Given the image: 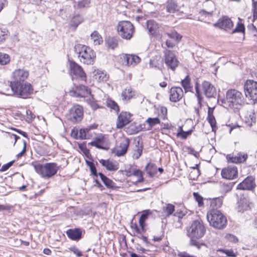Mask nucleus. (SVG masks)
Segmentation results:
<instances>
[{"instance_id": "nucleus-40", "label": "nucleus", "mask_w": 257, "mask_h": 257, "mask_svg": "<svg viewBox=\"0 0 257 257\" xmlns=\"http://www.w3.org/2000/svg\"><path fill=\"white\" fill-rule=\"evenodd\" d=\"M91 146H95L98 149H103L102 144H103V138H97L94 141L89 143Z\"/></svg>"}, {"instance_id": "nucleus-3", "label": "nucleus", "mask_w": 257, "mask_h": 257, "mask_svg": "<svg viewBox=\"0 0 257 257\" xmlns=\"http://www.w3.org/2000/svg\"><path fill=\"white\" fill-rule=\"evenodd\" d=\"M207 218L210 224L214 228L221 229L226 226V217L218 209H210L207 212Z\"/></svg>"}, {"instance_id": "nucleus-16", "label": "nucleus", "mask_w": 257, "mask_h": 257, "mask_svg": "<svg viewBox=\"0 0 257 257\" xmlns=\"http://www.w3.org/2000/svg\"><path fill=\"white\" fill-rule=\"evenodd\" d=\"M255 187L254 178L252 176H248L242 182L238 184L237 189L239 190H251Z\"/></svg>"}, {"instance_id": "nucleus-33", "label": "nucleus", "mask_w": 257, "mask_h": 257, "mask_svg": "<svg viewBox=\"0 0 257 257\" xmlns=\"http://www.w3.org/2000/svg\"><path fill=\"white\" fill-rule=\"evenodd\" d=\"M163 212L167 216H169L173 214L175 211V206L174 205L168 203L162 208Z\"/></svg>"}, {"instance_id": "nucleus-35", "label": "nucleus", "mask_w": 257, "mask_h": 257, "mask_svg": "<svg viewBox=\"0 0 257 257\" xmlns=\"http://www.w3.org/2000/svg\"><path fill=\"white\" fill-rule=\"evenodd\" d=\"M222 204V200L220 198H213L211 200L210 207L212 208L211 209H217L221 206Z\"/></svg>"}, {"instance_id": "nucleus-5", "label": "nucleus", "mask_w": 257, "mask_h": 257, "mask_svg": "<svg viewBox=\"0 0 257 257\" xmlns=\"http://www.w3.org/2000/svg\"><path fill=\"white\" fill-rule=\"evenodd\" d=\"M34 168L42 178L49 179L56 174L59 166L55 163H47L43 165H35Z\"/></svg>"}, {"instance_id": "nucleus-31", "label": "nucleus", "mask_w": 257, "mask_h": 257, "mask_svg": "<svg viewBox=\"0 0 257 257\" xmlns=\"http://www.w3.org/2000/svg\"><path fill=\"white\" fill-rule=\"evenodd\" d=\"M91 39L94 45H100L103 42L101 36L95 31L91 34Z\"/></svg>"}, {"instance_id": "nucleus-8", "label": "nucleus", "mask_w": 257, "mask_h": 257, "mask_svg": "<svg viewBox=\"0 0 257 257\" xmlns=\"http://www.w3.org/2000/svg\"><path fill=\"white\" fill-rule=\"evenodd\" d=\"M244 93L254 103H257V82L253 80H247L244 86Z\"/></svg>"}, {"instance_id": "nucleus-32", "label": "nucleus", "mask_w": 257, "mask_h": 257, "mask_svg": "<svg viewBox=\"0 0 257 257\" xmlns=\"http://www.w3.org/2000/svg\"><path fill=\"white\" fill-rule=\"evenodd\" d=\"M143 147L142 144H140V141H138L133 155L134 159H138L140 157L142 154Z\"/></svg>"}, {"instance_id": "nucleus-43", "label": "nucleus", "mask_w": 257, "mask_h": 257, "mask_svg": "<svg viewBox=\"0 0 257 257\" xmlns=\"http://www.w3.org/2000/svg\"><path fill=\"white\" fill-rule=\"evenodd\" d=\"M167 35L170 38L174 39L177 42H179L182 38V36L175 31L167 33Z\"/></svg>"}, {"instance_id": "nucleus-48", "label": "nucleus", "mask_w": 257, "mask_h": 257, "mask_svg": "<svg viewBox=\"0 0 257 257\" xmlns=\"http://www.w3.org/2000/svg\"><path fill=\"white\" fill-rule=\"evenodd\" d=\"M87 165L89 167L91 173L94 176L97 177L98 175V174L97 173L96 168L93 162L87 161L86 162Z\"/></svg>"}, {"instance_id": "nucleus-61", "label": "nucleus", "mask_w": 257, "mask_h": 257, "mask_svg": "<svg viewBox=\"0 0 257 257\" xmlns=\"http://www.w3.org/2000/svg\"><path fill=\"white\" fill-rule=\"evenodd\" d=\"M174 216L178 217L179 219L182 218L185 215V214L183 213L182 211L177 210L174 214Z\"/></svg>"}, {"instance_id": "nucleus-58", "label": "nucleus", "mask_w": 257, "mask_h": 257, "mask_svg": "<svg viewBox=\"0 0 257 257\" xmlns=\"http://www.w3.org/2000/svg\"><path fill=\"white\" fill-rule=\"evenodd\" d=\"M218 251L224 252L229 256H235V253L233 252V250L231 249H230V250L219 249Z\"/></svg>"}, {"instance_id": "nucleus-2", "label": "nucleus", "mask_w": 257, "mask_h": 257, "mask_svg": "<svg viewBox=\"0 0 257 257\" xmlns=\"http://www.w3.org/2000/svg\"><path fill=\"white\" fill-rule=\"evenodd\" d=\"M224 107L238 109L244 104L242 94L236 89H229L226 93V98L222 100Z\"/></svg>"}, {"instance_id": "nucleus-4", "label": "nucleus", "mask_w": 257, "mask_h": 257, "mask_svg": "<svg viewBox=\"0 0 257 257\" xmlns=\"http://www.w3.org/2000/svg\"><path fill=\"white\" fill-rule=\"evenodd\" d=\"M74 50L81 62L87 65L93 64L95 58V53L90 47L81 44H77L74 47Z\"/></svg>"}, {"instance_id": "nucleus-30", "label": "nucleus", "mask_w": 257, "mask_h": 257, "mask_svg": "<svg viewBox=\"0 0 257 257\" xmlns=\"http://www.w3.org/2000/svg\"><path fill=\"white\" fill-rule=\"evenodd\" d=\"M98 175L99 176L102 181L107 187L112 188L114 187V183L111 180L107 178L102 173H99Z\"/></svg>"}, {"instance_id": "nucleus-39", "label": "nucleus", "mask_w": 257, "mask_h": 257, "mask_svg": "<svg viewBox=\"0 0 257 257\" xmlns=\"http://www.w3.org/2000/svg\"><path fill=\"white\" fill-rule=\"evenodd\" d=\"M10 62V56L7 54L0 52V64L2 65H7Z\"/></svg>"}, {"instance_id": "nucleus-52", "label": "nucleus", "mask_w": 257, "mask_h": 257, "mask_svg": "<svg viewBox=\"0 0 257 257\" xmlns=\"http://www.w3.org/2000/svg\"><path fill=\"white\" fill-rule=\"evenodd\" d=\"M245 28L244 25L241 23H238L236 28L232 31V33L235 32H244Z\"/></svg>"}, {"instance_id": "nucleus-49", "label": "nucleus", "mask_w": 257, "mask_h": 257, "mask_svg": "<svg viewBox=\"0 0 257 257\" xmlns=\"http://www.w3.org/2000/svg\"><path fill=\"white\" fill-rule=\"evenodd\" d=\"M193 196L196 201L198 202L199 206L203 205V197L201 196L197 192H194Z\"/></svg>"}, {"instance_id": "nucleus-44", "label": "nucleus", "mask_w": 257, "mask_h": 257, "mask_svg": "<svg viewBox=\"0 0 257 257\" xmlns=\"http://www.w3.org/2000/svg\"><path fill=\"white\" fill-rule=\"evenodd\" d=\"M147 216L148 214L147 213H144L141 215L139 218V224L143 231H145V220L147 218Z\"/></svg>"}, {"instance_id": "nucleus-13", "label": "nucleus", "mask_w": 257, "mask_h": 257, "mask_svg": "<svg viewBox=\"0 0 257 257\" xmlns=\"http://www.w3.org/2000/svg\"><path fill=\"white\" fill-rule=\"evenodd\" d=\"M72 95L76 97H85L91 94L90 89L83 85L76 86L75 88L70 91Z\"/></svg>"}, {"instance_id": "nucleus-51", "label": "nucleus", "mask_w": 257, "mask_h": 257, "mask_svg": "<svg viewBox=\"0 0 257 257\" xmlns=\"http://www.w3.org/2000/svg\"><path fill=\"white\" fill-rule=\"evenodd\" d=\"M225 238L227 240L234 243L238 242V240L236 236L231 234H226Z\"/></svg>"}, {"instance_id": "nucleus-36", "label": "nucleus", "mask_w": 257, "mask_h": 257, "mask_svg": "<svg viewBox=\"0 0 257 257\" xmlns=\"http://www.w3.org/2000/svg\"><path fill=\"white\" fill-rule=\"evenodd\" d=\"M146 170L147 174L151 177L153 176L157 173V167L152 164L148 163L146 167Z\"/></svg>"}, {"instance_id": "nucleus-53", "label": "nucleus", "mask_w": 257, "mask_h": 257, "mask_svg": "<svg viewBox=\"0 0 257 257\" xmlns=\"http://www.w3.org/2000/svg\"><path fill=\"white\" fill-rule=\"evenodd\" d=\"M249 207V205L247 203H245L244 204L243 201H240L239 203L238 210L239 211H244L246 210Z\"/></svg>"}, {"instance_id": "nucleus-11", "label": "nucleus", "mask_w": 257, "mask_h": 257, "mask_svg": "<svg viewBox=\"0 0 257 257\" xmlns=\"http://www.w3.org/2000/svg\"><path fill=\"white\" fill-rule=\"evenodd\" d=\"M165 62L168 68L174 71L178 67L179 61L175 54L172 51L165 50L164 51Z\"/></svg>"}, {"instance_id": "nucleus-56", "label": "nucleus", "mask_w": 257, "mask_h": 257, "mask_svg": "<svg viewBox=\"0 0 257 257\" xmlns=\"http://www.w3.org/2000/svg\"><path fill=\"white\" fill-rule=\"evenodd\" d=\"M69 249L72 251L77 256H81L82 255L81 252L75 246L69 248Z\"/></svg>"}, {"instance_id": "nucleus-6", "label": "nucleus", "mask_w": 257, "mask_h": 257, "mask_svg": "<svg viewBox=\"0 0 257 257\" xmlns=\"http://www.w3.org/2000/svg\"><path fill=\"white\" fill-rule=\"evenodd\" d=\"M118 35L123 39L130 40L135 33V27L130 21H120L117 26Z\"/></svg>"}, {"instance_id": "nucleus-14", "label": "nucleus", "mask_w": 257, "mask_h": 257, "mask_svg": "<svg viewBox=\"0 0 257 257\" xmlns=\"http://www.w3.org/2000/svg\"><path fill=\"white\" fill-rule=\"evenodd\" d=\"M121 59L122 64L127 66L136 65L141 61L139 56L132 54H123L121 56Z\"/></svg>"}, {"instance_id": "nucleus-34", "label": "nucleus", "mask_w": 257, "mask_h": 257, "mask_svg": "<svg viewBox=\"0 0 257 257\" xmlns=\"http://www.w3.org/2000/svg\"><path fill=\"white\" fill-rule=\"evenodd\" d=\"M182 85L185 90V92L191 91L192 87L191 86L190 78L188 75L181 81Z\"/></svg>"}, {"instance_id": "nucleus-64", "label": "nucleus", "mask_w": 257, "mask_h": 257, "mask_svg": "<svg viewBox=\"0 0 257 257\" xmlns=\"http://www.w3.org/2000/svg\"><path fill=\"white\" fill-rule=\"evenodd\" d=\"M10 206L8 205H1L0 204V211L3 210H8L10 209Z\"/></svg>"}, {"instance_id": "nucleus-63", "label": "nucleus", "mask_w": 257, "mask_h": 257, "mask_svg": "<svg viewBox=\"0 0 257 257\" xmlns=\"http://www.w3.org/2000/svg\"><path fill=\"white\" fill-rule=\"evenodd\" d=\"M257 2H253V13L254 18H257V10H256Z\"/></svg>"}, {"instance_id": "nucleus-37", "label": "nucleus", "mask_w": 257, "mask_h": 257, "mask_svg": "<svg viewBox=\"0 0 257 257\" xmlns=\"http://www.w3.org/2000/svg\"><path fill=\"white\" fill-rule=\"evenodd\" d=\"M146 122L148 123L149 127L147 128V130H150L152 127L156 124L160 123V120L158 117H149L146 120Z\"/></svg>"}, {"instance_id": "nucleus-9", "label": "nucleus", "mask_w": 257, "mask_h": 257, "mask_svg": "<svg viewBox=\"0 0 257 257\" xmlns=\"http://www.w3.org/2000/svg\"><path fill=\"white\" fill-rule=\"evenodd\" d=\"M29 76L28 71L23 69H18L15 70L12 74V79L10 82V86L19 85L20 83L26 82V81Z\"/></svg>"}, {"instance_id": "nucleus-46", "label": "nucleus", "mask_w": 257, "mask_h": 257, "mask_svg": "<svg viewBox=\"0 0 257 257\" xmlns=\"http://www.w3.org/2000/svg\"><path fill=\"white\" fill-rule=\"evenodd\" d=\"M90 3V0H83L78 2L77 5V8L79 9L87 8L89 7ZM75 8H76L75 5L74 6Z\"/></svg>"}, {"instance_id": "nucleus-62", "label": "nucleus", "mask_w": 257, "mask_h": 257, "mask_svg": "<svg viewBox=\"0 0 257 257\" xmlns=\"http://www.w3.org/2000/svg\"><path fill=\"white\" fill-rule=\"evenodd\" d=\"M89 104L91 108L94 110L96 109L98 107V104H97L96 101H94L93 100H90Z\"/></svg>"}, {"instance_id": "nucleus-18", "label": "nucleus", "mask_w": 257, "mask_h": 257, "mask_svg": "<svg viewBox=\"0 0 257 257\" xmlns=\"http://www.w3.org/2000/svg\"><path fill=\"white\" fill-rule=\"evenodd\" d=\"M183 94L180 87H172L170 90V100L172 102H178L182 98Z\"/></svg>"}, {"instance_id": "nucleus-7", "label": "nucleus", "mask_w": 257, "mask_h": 257, "mask_svg": "<svg viewBox=\"0 0 257 257\" xmlns=\"http://www.w3.org/2000/svg\"><path fill=\"white\" fill-rule=\"evenodd\" d=\"M11 87L15 95L23 98H28L33 91L32 86L28 82L20 83L19 85L11 86Z\"/></svg>"}, {"instance_id": "nucleus-20", "label": "nucleus", "mask_w": 257, "mask_h": 257, "mask_svg": "<svg viewBox=\"0 0 257 257\" xmlns=\"http://www.w3.org/2000/svg\"><path fill=\"white\" fill-rule=\"evenodd\" d=\"M131 114L126 112H121L118 116L116 126L121 128L131 121Z\"/></svg>"}, {"instance_id": "nucleus-15", "label": "nucleus", "mask_w": 257, "mask_h": 257, "mask_svg": "<svg viewBox=\"0 0 257 257\" xmlns=\"http://www.w3.org/2000/svg\"><path fill=\"white\" fill-rule=\"evenodd\" d=\"M130 145V140L124 138L121 139L119 145L114 151L115 155L120 157L124 155L127 151Z\"/></svg>"}, {"instance_id": "nucleus-38", "label": "nucleus", "mask_w": 257, "mask_h": 257, "mask_svg": "<svg viewBox=\"0 0 257 257\" xmlns=\"http://www.w3.org/2000/svg\"><path fill=\"white\" fill-rule=\"evenodd\" d=\"M82 21V18L79 15L77 14L72 18L71 25L76 28Z\"/></svg>"}, {"instance_id": "nucleus-1", "label": "nucleus", "mask_w": 257, "mask_h": 257, "mask_svg": "<svg viewBox=\"0 0 257 257\" xmlns=\"http://www.w3.org/2000/svg\"><path fill=\"white\" fill-rule=\"evenodd\" d=\"M205 227L201 221L196 220L192 222L189 229L188 230V235L191 238L190 245L195 246L200 249L204 243H200L193 238L199 239L202 237L205 233Z\"/></svg>"}, {"instance_id": "nucleus-24", "label": "nucleus", "mask_w": 257, "mask_h": 257, "mask_svg": "<svg viewBox=\"0 0 257 257\" xmlns=\"http://www.w3.org/2000/svg\"><path fill=\"white\" fill-rule=\"evenodd\" d=\"M99 162L109 171H116L118 170L119 168L118 163L116 162L101 159L99 160Z\"/></svg>"}, {"instance_id": "nucleus-47", "label": "nucleus", "mask_w": 257, "mask_h": 257, "mask_svg": "<svg viewBox=\"0 0 257 257\" xmlns=\"http://www.w3.org/2000/svg\"><path fill=\"white\" fill-rule=\"evenodd\" d=\"M207 120L212 127V131H215L217 127L216 122L214 116L213 115L208 116Z\"/></svg>"}, {"instance_id": "nucleus-45", "label": "nucleus", "mask_w": 257, "mask_h": 257, "mask_svg": "<svg viewBox=\"0 0 257 257\" xmlns=\"http://www.w3.org/2000/svg\"><path fill=\"white\" fill-rule=\"evenodd\" d=\"M132 175L136 176L138 178L137 180L138 182H141L144 180L142 172L139 169H135L134 170H132Z\"/></svg>"}, {"instance_id": "nucleus-29", "label": "nucleus", "mask_w": 257, "mask_h": 257, "mask_svg": "<svg viewBox=\"0 0 257 257\" xmlns=\"http://www.w3.org/2000/svg\"><path fill=\"white\" fill-rule=\"evenodd\" d=\"M166 10L169 13H174L179 11V7L175 2L170 1L167 4Z\"/></svg>"}, {"instance_id": "nucleus-55", "label": "nucleus", "mask_w": 257, "mask_h": 257, "mask_svg": "<svg viewBox=\"0 0 257 257\" xmlns=\"http://www.w3.org/2000/svg\"><path fill=\"white\" fill-rule=\"evenodd\" d=\"M14 163V161H11L7 164H6L2 167L1 169H0L1 172H4L8 170L13 164Z\"/></svg>"}, {"instance_id": "nucleus-50", "label": "nucleus", "mask_w": 257, "mask_h": 257, "mask_svg": "<svg viewBox=\"0 0 257 257\" xmlns=\"http://www.w3.org/2000/svg\"><path fill=\"white\" fill-rule=\"evenodd\" d=\"M195 88V90H196V96L197 97L198 103L199 104L200 106H201L202 97L201 96V94L199 90L198 83H196Z\"/></svg>"}, {"instance_id": "nucleus-17", "label": "nucleus", "mask_w": 257, "mask_h": 257, "mask_svg": "<svg viewBox=\"0 0 257 257\" xmlns=\"http://www.w3.org/2000/svg\"><path fill=\"white\" fill-rule=\"evenodd\" d=\"M221 176L223 178L232 180L237 176V169L235 166H228L221 171Z\"/></svg>"}, {"instance_id": "nucleus-28", "label": "nucleus", "mask_w": 257, "mask_h": 257, "mask_svg": "<svg viewBox=\"0 0 257 257\" xmlns=\"http://www.w3.org/2000/svg\"><path fill=\"white\" fill-rule=\"evenodd\" d=\"M108 78V75L103 71H97L94 74L95 79L99 82H106Z\"/></svg>"}, {"instance_id": "nucleus-25", "label": "nucleus", "mask_w": 257, "mask_h": 257, "mask_svg": "<svg viewBox=\"0 0 257 257\" xmlns=\"http://www.w3.org/2000/svg\"><path fill=\"white\" fill-rule=\"evenodd\" d=\"M147 28L152 35H156L159 32V25L154 20H151L147 21Z\"/></svg>"}, {"instance_id": "nucleus-22", "label": "nucleus", "mask_w": 257, "mask_h": 257, "mask_svg": "<svg viewBox=\"0 0 257 257\" xmlns=\"http://www.w3.org/2000/svg\"><path fill=\"white\" fill-rule=\"evenodd\" d=\"M247 158V155L244 153H239L233 156H231V155L227 156L228 161L233 163H243L245 161Z\"/></svg>"}, {"instance_id": "nucleus-41", "label": "nucleus", "mask_w": 257, "mask_h": 257, "mask_svg": "<svg viewBox=\"0 0 257 257\" xmlns=\"http://www.w3.org/2000/svg\"><path fill=\"white\" fill-rule=\"evenodd\" d=\"M192 133V130L185 132L181 127H179L177 136L181 138L182 139H186Z\"/></svg>"}, {"instance_id": "nucleus-42", "label": "nucleus", "mask_w": 257, "mask_h": 257, "mask_svg": "<svg viewBox=\"0 0 257 257\" xmlns=\"http://www.w3.org/2000/svg\"><path fill=\"white\" fill-rule=\"evenodd\" d=\"M106 105L108 107L114 110L116 112L119 111V107L117 104L114 101L110 99H108L106 100Z\"/></svg>"}, {"instance_id": "nucleus-59", "label": "nucleus", "mask_w": 257, "mask_h": 257, "mask_svg": "<svg viewBox=\"0 0 257 257\" xmlns=\"http://www.w3.org/2000/svg\"><path fill=\"white\" fill-rule=\"evenodd\" d=\"M23 142V144H24L23 149V150L17 155L18 158H20V157H21L22 156H23L25 154V153H26V146H27L26 142L24 140Z\"/></svg>"}, {"instance_id": "nucleus-54", "label": "nucleus", "mask_w": 257, "mask_h": 257, "mask_svg": "<svg viewBox=\"0 0 257 257\" xmlns=\"http://www.w3.org/2000/svg\"><path fill=\"white\" fill-rule=\"evenodd\" d=\"M86 133H88V130L87 129H80L79 131V138L81 140L86 139Z\"/></svg>"}, {"instance_id": "nucleus-60", "label": "nucleus", "mask_w": 257, "mask_h": 257, "mask_svg": "<svg viewBox=\"0 0 257 257\" xmlns=\"http://www.w3.org/2000/svg\"><path fill=\"white\" fill-rule=\"evenodd\" d=\"M0 36V44L3 43L6 40L5 36L7 35L8 31H2Z\"/></svg>"}, {"instance_id": "nucleus-26", "label": "nucleus", "mask_w": 257, "mask_h": 257, "mask_svg": "<svg viewBox=\"0 0 257 257\" xmlns=\"http://www.w3.org/2000/svg\"><path fill=\"white\" fill-rule=\"evenodd\" d=\"M105 43L108 48L114 50L118 46V40L114 37H109L106 39Z\"/></svg>"}, {"instance_id": "nucleus-19", "label": "nucleus", "mask_w": 257, "mask_h": 257, "mask_svg": "<svg viewBox=\"0 0 257 257\" xmlns=\"http://www.w3.org/2000/svg\"><path fill=\"white\" fill-rule=\"evenodd\" d=\"M202 87L205 96L208 98H215L216 95V91L215 87L209 82L204 81L202 83Z\"/></svg>"}, {"instance_id": "nucleus-23", "label": "nucleus", "mask_w": 257, "mask_h": 257, "mask_svg": "<svg viewBox=\"0 0 257 257\" xmlns=\"http://www.w3.org/2000/svg\"><path fill=\"white\" fill-rule=\"evenodd\" d=\"M66 234L73 240H79L82 237V231L79 228L69 229L67 230Z\"/></svg>"}, {"instance_id": "nucleus-57", "label": "nucleus", "mask_w": 257, "mask_h": 257, "mask_svg": "<svg viewBox=\"0 0 257 257\" xmlns=\"http://www.w3.org/2000/svg\"><path fill=\"white\" fill-rule=\"evenodd\" d=\"M149 65L150 67L151 68H157L159 69H160V68L159 67V64L158 63V61L155 59H150L149 62Z\"/></svg>"}, {"instance_id": "nucleus-27", "label": "nucleus", "mask_w": 257, "mask_h": 257, "mask_svg": "<svg viewBox=\"0 0 257 257\" xmlns=\"http://www.w3.org/2000/svg\"><path fill=\"white\" fill-rule=\"evenodd\" d=\"M135 95V92L133 91L130 87H126L121 93V97L123 100H128L131 99Z\"/></svg>"}, {"instance_id": "nucleus-10", "label": "nucleus", "mask_w": 257, "mask_h": 257, "mask_svg": "<svg viewBox=\"0 0 257 257\" xmlns=\"http://www.w3.org/2000/svg\"><path fill=\"white\" fill-rule=\"evenodd\" d=\"M70 74L72 79H77L81 81H86V74L82 67L74 62L70 63Z\"/></svg>"}, {"instance_id": "nucleus-12", "label": "nucleus", "mask_w": 257, "mask_h": 257, "mask_svg": "<svg viewBox=\"0 0 257 257\" xmlns=\"http://www.w3.org/2000/svg\"><path fill=\"white\" fill-rule=\"evenodd\" d=\"M83 115L82 107L79 105L73 106L70 109L68 119L73 123L80 122Z\"/></svg>"}, {"instance_id": "nucleus-21", "label": "nucleus", "mask_w": 257, "mask_h": 257, "mask_svg": "<svg viewBox=\"0 0 257 257\" xmlns=\"http://www.w3.org/2000/svg\"><path fill=\"white\" fill-rule=\"evenodd\" d=\"M215 25L225 30L231 29L233 26V23L230 19L226 17H223L219 19Z\"/></svg>"}]
</instances>
